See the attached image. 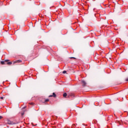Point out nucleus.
Wrapping results in <instances>:
<instances>
[{
    "label": "nucleus",
    "instance_id": "obj_1",
    "mask_svg": "<svg viewBox=\"0 0 128 128\" xmlns=\"http://www.w3.org/2000/svg\"><path fill=\"white\" fill-rule=\"evenodd\" d=\"M7 124H16V123L10 120H7Z\"/></svg>",
    "mask_w": 128,
    "mask_h": 128
},
{
    "label": "nucleus",
    "instance_id": "obj_2",
    "mask_svg": "<svg viewBox=\"0 0 128 128\" xmlns=\"http://www.w3.org/2000/svg\"><path fill=\"white\" fill-rule=\"evenodd\" d=\"M8 60H5L4 61H1L0 64H6V62H8Z\"/></svg>",
    "mask_w": 128,
    "mask_h": 128
},
{
    "label": "nucleus",
    "instance_id": "obj_3",
    "mask_svg": "<svg viewBox=\"0 0 128 128\" xmlns=\"http://www.w3.org/2000/svg\"><path fill=\"white\" fill-rule=\"evenodd\" d=\"M52 96H53V98H56V93L53 92L52 95L49 96V98H52Z\"/></svg>",
    "mask_w": 128,
    "mask_h": 128
},
{
    "label": "nucleus",
    "instance_id": "obj_4",
    "mask_svg": "<svg viewBox=\"0 0 128 128\" xmlns=\"http://www.w3.org/2000/svg\"><path fill=\"white\" fill-rule=\"evenodd\" d=\"M82 84L83 86H86V81H84V80H82Z\"/></svg>",
    "mask_w": 128,
    "mask_h": 128
},
{
    "label": "nucleus",
    "instance_id": "obj_5",
    "mask_svg": "<svg viewBox=\"0 0 128 128\" xmlns=\"http://www.w3.org/2000/svg\"><path fill=\"white\" fill-rule=\"evenodd\" d=\"M16 62H22L21 60H18L14 62V64H16Z\"/></svg>",
    "mask_w": 128,
    "mask_h": 128
},
{
    "label": "nucleus",
    "instance_id": "obj_6",
    "mask_svg": "<svg viewBox=\"0 0 128 128\" xmlns=\"http://www.w3.org/2000/svg\"><path fill=\"white\" fill-rule=\"evenodd\" d=\"M66 96H68V94H66V93H64V94H63V96H64V98H66Z\"/></svg>",
    "mask_w": 128,
    "mask_h": 128
},
{
    "label": "nucleus",
    "instance_id": "obj_7",
    "mask_svg": "<svg viewBox=\"0 0 128 128\" xmlns=\"http://www.w3.org/2000/svg\"><path fill=\"white\" fill-rule=\"evenodd\" d=\"M12 64V62H8L6 63V64H8L9 66L10 65V64Z\"/></svg>",
    "mask_w": 128,
    "mask_h": 128
},
{
    "label": "nucleus",
    "instance_id": "obj_8",
    "mask_svg": "<svg viewBox=\"0 0 128 128\" xmlns=\"http://www.w3.org/2000/svg\"><path fill=\"white\" fill-rule=\"evenodd\" d=\"M48 100H50L48 99H46L45 100L44 102H48Z\"/></svg>",
    "mask_w": 128,
    "mask_h": 128
},
{
    "label": "nucleus",
    "instance_id": "obj_9",
    "mask_svg": "<svg viewBox=\"0 0 128 128\" xmlns=\"http://www.w3.org/2000/svg\"><path fill=\"white\" fill-rule=\"evenodd\" d=\"M62 74H66V70H64L62 72Z\"/></svg>",
    "mask_w": 128,
    "mask_h": 128
},
{
    "label": "nucleus",
    "instance_id": "obj_10",
    "mask_svg": "<svg viewBox=\"0 0 128 128\" xmlns=\"http://www.w3.org/2000/svg\"><path fill=\"white\" fill-rule=\"evenodd\" d=\"M0 98L1 100H4V97L1 96V97H0Z\"/></svg>",
    "mask_w": 128,
    "mask_h": 128
},
{
    "label": "nucleus",
    "instance_id": "obj_11",
    "mask_svg": "<svg viewBox=\"0 0 128 128\" xmlns=\"http://www.w3.org/2000/svg\"><path fill=\"white\" fill-rule=\"evenodd\" d=\"M2 116H0V120H2Z\"/></svg>",
    "mask_w": 128,
    "mask_h": 128
},
{
    "label": "nucleus",
    "instance_id": "obj_12",
    "mask_svg": "<svg viewBox=\"0 0 128 128\" xmlns=\"http://www.w3.org/2000/svg\"><path fill=\"white\" fill-rule=\"evenodd\" d=\"M126 81L128 82V78H126Z\"/></svg>",
    "mask_w": 128,
    "mask_h": 128
},
{
    "label": "nucleus",
    "instance_id": "obj_13",
    "mask_svg": "<svg viewBox=\"0 0 128 128\" xmlns=\"http://www.w3.org/2000/svg\"><path fill=\"white\" fill-rule=\"evenodd\" d=\"M70 58H76L74 57H71Z\"/></svg>",
    "mask_w": 128,
    "mask_h": 128
},
{
    "label": "nucleus",
    "instance_id": "obj_14",
    "mask_svg": "<svg viewBox=\"0 0 128 128\" xmlns=\"http://www.w3.org/2000/svg\"><path fill=\"white\" fill-rule=\"evenodd\" d=\"M31 104H34V103H31Z\"/></svg>",
    "mask_w": 128,
    "mask_h": 128
},
{
    "label": "nucleus",
    "instance_id": "obj_15",
    "mask_svg": "<svg viewBox=\"0 0 128 128\" xmlns=\"http://www.w3.org/2000/svg\"><path fill=\"white\" fill-rule=\"evenodd\" d=\"M26 108V107H24V108Z\"/></svg>",
    "mask_w": 128,
    "mask_h": 128
}]
</instances>
